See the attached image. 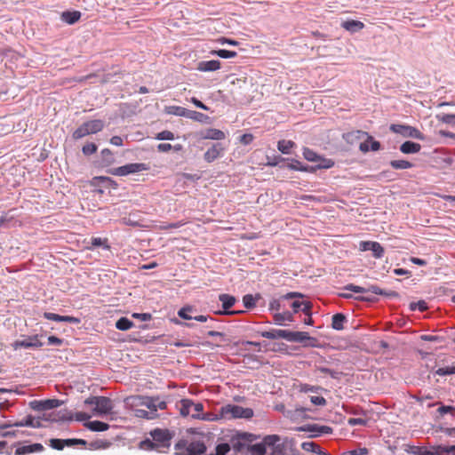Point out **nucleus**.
I'll return each instance as SVG.
<instances>
[{
    "mask_svg": "<svg viewBox=\"0 0 455 455\" xmlns=\"http://www.w3.org/2000/svg\"><path fill=\"white\" fill-rule=\"evenodd\" d=\"M302 155L307 161L311 162L314 164H304L300 161L291 158V163H288L287 164V168L295 172L315 173L318 170L330 169L335 164L332 159L325 158L307 147L303 148Z\"/></svg>",
    "mask_w": 455,
    "mask_h": 455,
    "instance_id": "1",
    "label": "nucleus"
},
{
    "mask_svg": "<svg viewBox=\"0 0 455 455\" xmlns=\"http://www.w3.org/2000/svg\"><path fill=\"white\" fill-rule=\"evenodd\" d=\"M150 438L142 440L139 447L145 451H156L164 452L171 447V441L174 436V432L167 428H154L149 431Z\"/></svg>",
    "mask_w": 455,
    "mask_h": 455,
    "instance_id": "2",
    "label": "nucleus"
},
{
    "mask_svg": "<svg viewBox=\"0 0 455 455\" xmlns=\"http://www.w3.org/2000/svg\"><path fill=\"white\" fill-rule=\"evenodd\" d=\"M176 407L180 411V416L187 417L190 415V408L193 407L194 413L191 414L193 419H203L206 421L218 419L219 417L212 413H203L204 405L201 403H195L193 400L183 398L176 403Z\"/></svg>",
    "mask_w": 455,
    "mask_h": 455,
    "instance_id": "3",
    "label": "nucleus"
},
{
    "mask_svg": "<svg viewBox=\"0 0 455 455\" xmlns=\"http://www.w3.org/2000/svg\"><path fill=\"white\" fill-rule=\"evenodd\" d=\"M175 455H204L207 446L202 440L181 438L174 444Z\"/></svg>",
    "mask_w": 455,
    "mask_h": 455,
    "instance_id": "4",
    "label": "nucleus"
},
{
    "mask_svg": "<svg viewBox=\"0 0 455 455\" xmlns=\"http://www.w3.org/2000/svg\"><path fill=\"white\" fill-rule=\"evenodd\" d=\"M266 443L270 450L268 455H288V451L292 446V437L267 435H266Z\"/></svg>",
    "mask_w": 455,
    "mask_h": 455,
    "instance_id": "5",
    "label": "nucleus"
},
{
    "mask_svg": "<svg viewBox=\"0 0 455 455\" xmlns=\"http://www.w3.org/2000/svg\"><path fill=\"white\" fill-rule=\"evenodd\" d=\"M436 413L437 415L435 416V420L440 421V424L435 427V432H442L446 436L451 437L455 441V427H448V420L444 418V416L448 413H450L451 417H455V407L451 405L441 404L436 410Z\"/></svg>",
    "mask_w": 455,
    "mask_h": 455,
    "instance_id": "6",
    "label": "nucleus"
},
{
    "mask_svg": "<svg viewBox=\"0 0 455 455\" xmlns=\"http://www.w3.org/2000/svg\"><path fill=\"white\" fill-rule=\"evenodd\" d=\"M86 405H95L92 413L99 417H104L112 413L114 409V402L107 396L91 395L84 400Z\"/></svg>",
    "mask_w": 455,
    "mask_h": 455,
    "instance_id": "7",
    "label": "nucleus"
},
{
    "mask_svg": "<svg viewBox=\"0 0 455 455\" xmlns=\"http://www.w3.org/2000/svg\"><path fill=\"white\" fill-rule=\"evenodd\" d=\"M259 436L248 432H236L230 437V451L233 449L235 453L248 451L250 443H253Z\"/></svg>",
    "mask_w": 455,
    "mask_h": 455,
    "instance_id": "8",
    "label": "nucleus"
},
{
    "mask_svg": "<svg viewBox=\"0 0 455 455\" xmlns=\"http://www.w3.org/2000/svg\"><path fill=\"white\" fill-rule=\"evenodd\" d=\"M254 412L251 408H243L236 404H227L220 410V417L222 419H250Z\"/></svg>",
    "mask_w": 455,
    "mask_h": 455,
    "instance_id": "9",
    "label": "nucleus"
},
{
    "mask_svg": "<svg viewBox=\"0 0 455 455\" xmlns=\"http://www.w3.org/2000/svg\"><path fill=\"white\" fill-rule=\"evenodd\" d=\"M132 401V404L145 406L148 409V411L156 413L157 410H164L167 407L165 401L161 400L159 396H132L129 398Z\"/></svg>",
    "mask_w": 455,
    "mask_h": 455,
    "instance_id": "10",
    "label": "nucleus"
},
{
    "mask_svg": "<svg viewBox=\"0 0 455 455\" xmlns=\"http://www.w3.org/2000/svg\"><path fill=\"white\" fill-rule=\"evenodd\" d=\"M104 128V122L100 119H94L84 122L76 128L72 134L74 140H80L90 134H96Z\"/></svg>",
    "mask_w": 455,
    "mask_h": 455,
    "instance_id": "11",
    "label": "nucleus"
},
{
    "mask_svg": "<svg viewBox=\"0 0 455 455\" xmlns=\"http://www.w3.org/2000/svg\"><path fill=\"white\" fill-rule=\"evenodd\" d=\"M149 170V166L144 163H132L116 168H111L107 171L108 173L115 176H127L132 173H138Z\"/></svg>",
    "mask_w": 455,
    "mask_h": 455,
    "instance_id": "12",
    "label": "nucleus"
},
{
    "mask_svg": "<svg viewBox=\"0 0 455 455\" xmlns=\"http://www.w3.org/2000/svg\"><path fill=\"white\" fill-rule=\"evenodd\" d=\"M389 130L394 132L402 135L404 138L417 139L419 140H425V135L416 127L402 124H392L389 126Z\"/></svg>",
    "mask_w": 455,
    "mask_h": 455,
    "instance_id": "13",
    "label": "nucleus"
},
{
    "mask_svg": "<svg viewBox=\"0 0 455 455\" xmlns=\"http://www.w3.org/2000/svg\"><path fill=\"white\" fill-rule=\"evenodd\" d=\"M219 300L221 302V310H218L215 312L216 315H233L241 314L243 310H231V307L235 304L236 299L235 296L222 293L219 296Z\"/></svg>",
    "mask_w": 455,
    "mask_h": 455,
    "instance_id": "14",
    "label": "nucleus"
},
{
    "mask_svg": "<svg viewBox=\"0 0 455 455\" xmlns=\"http://www.w3.org/2000/svg\"><path fill=\"white\" fill-rule=\"evenodd\" d=\"M64 403V401L52 398L44 400H33L29 403V407L35 411H44L58 408Z\"/></svg>",
    "mask_w": 455,
    "mask_h": 455,
    "instance_id": "15",
    "label": "nucleus"
},
{
    "mask_svg": "<svg viewBox=\"0 0 455 455\" xmlns=\"http://www.w3.org/2000/svg\"><path fill=\"white\" fill-rule=\"evenodd\" d=\"M298 431L311 433L310 437L315 438L322 435H331L333 432L332 427L318 424H307L297 428Z\"/></svg>",
    "mask_w": 455,
    "mask_h": 455,
    "instance_id": "16",
    "label": "nucleus"
},
{
    "mask_svg": "<svg viewBox=\"0 0 455 455\" xmlns=\"http://www.w3.org/2000/svg\"><path fill=\"white\" fill-rule=\"evenodd\" d=\"M301 298H304V294H302L300 292H297V291L288 292L284 295L280 296L277 299H273L269 303L268 309L271 312H273V311L277 312V311L284 308L285 306L283 304V301L291 300L293 299H301Z\"/></svg>",
    "mask_w": 455,
    "mask_h": 455,
    "instance_id": "17",
    "label": "nucleus"
},
{
    "mask_svg": "<svg viewBox=\"0 0 455 455\" xmlns=\"http://www.w3.org/2000/svg\"><path fill=\"white\" fill-rule=\"evenodd\" d=\"M359 249L362 251H371L372 256L376 259H381L385 252L383 246L379 242L374 241H362Z\"/></svg>",
    "mask_w": 455,
    "mask_h": 455,
    "instance_id": "18",
    "label": "nucleus"
},
{
    "mask_svg": "<svg viewBox=\"0 0 455 455\" xmlns=\"http://www.w3.org/2000/svg\"><path fill=\"white\" fill-rule=\"evenodd\" d=\"M43 335H32L22 340H16L14 342V348L17 349L19 347L28 348V349H36L44 346V343L39 339Z\"/></svg>",
    "mask_w": 455,
    "mask_h": 455,
    "instance_id": "19",
    "label": "nucleus"
},
{
    "mask_svg": "<svg viewBox=\"0 0 455 455\" xmlns=\"http://www.w3.org/2000/svg\"><path fill=\"white\" fill-rule=\"evenodd\" d=\"M42 419L52 422L72 421L74 419V414L68 410L64 409L57 412L44 414Z\"/></svg>",
    "mask_w": 455,
    "mask_h": 455,
    "instance_id": "20",
    "label": "nucleus"
},
{
    "mask_svg": "<svg viewBox=\"0 0 455 455\" xmlns=\"http://www.w3.org/2000/svg\"><path fill=\"white\" fill-rule=\"evenodd\" d=\"M224 150H225V148L221 143H220V142L213 143L211 146V148H209L207 149V151L204 153V160L206 163L211 164V163L214 162L216 159L221 157L224 154Z\"/></svg>",
    "mask_w": 455,
    "mask_h": 455,
    "instance_id": "21",
    "label": "nucleus"
},
{
    "mask_svg": "<svg viewBox=\"0 0 455 455\" xmlns=\"http://www.w3.org/2000/svg\"><path fill=\"white\" fill-rule=\"evenodd\" d=\"M366 139L363 141H361L359 144V150L363 153H367L370 150L371 151H379L381 148V144L379 141L376 140L371 135L367 132Z\"/></svg>",
    "mask_w": 455,
    "mask_h": 455,
    "instance_id": "22",
    "label": "nucleus"
},
{
    "mask_svg": "<svg viewBox=\"0 0 455 455\" xmlns=\"http://www.w3.org/2000/svg\"><path fill=\"white\" fill-rule=\"evenodd\" d=\"M91 185L92 187H104V188H111L113 189L118 188V183L113 179L107 176H96L93 177L91 180Z\"/></svg>",
    "mask_w": 455,
    "mask_h": 455,
    "instance_id": "23",
    "label": "nucleus"
},
{
    "mask_svg": "<svg viewBox=\"0 0 455 455\" xmlns=\"http://www.w3.org/2000/svg\"><path fill=\"white\" fill-rule=\"evenodd\" d=\"M43 316L47 320L55 321V322H65V323H74V324H78L81 322L80 318H78V317H75L72 315H60L58 314L51 313V312H44Z\"/></svg>",
    "mask_w": 455,
    "mask_h": 455,
    "instance_id": "24",
    "label": "nucleus"
},
{
    "mask_svg": "<svg viewBox=\"0 0 455 455\" xmlns=\"http://www.w3.org/2000/svg\"><path fill=\"white\" fill-rule=\"evenodd\" d=\"M365 136H367L366 132H363L361 130H355V131H351V132L344 133L343 139L347 143H348L350 145H354L358 141L365 140V139H366Z\"/></svg>",
    "mask_w": 455,
    "mask_h": 455,
    "instance_id": "25",
    "label": "nucleus"
},
{
    "mask_svg": "<svg viewBox=\"0 0 455 455\" xmlns=\"http://www.w3.org/2000/svg\"><path fill=\"white\" fill-rule=\"evenodd\" d=\"M44 450V448L41 443H36L17 447L15 450V455H27L34 452H40Z\"/></svg>",
    "mask_w": 455,
    "mask_h": 455,
    "instance_id": "26",
    "label": "nucleus"
},
{
    "mask_svg": "<svg viewBox=\"0 0 455 455\" xmlns=\"http://www.w3.org/2000/svg\"><path fill=\"white\" fill-rule=\"evenodd\" d=\"M221 63L218 60H202L197 64L196 69L201 72H212L220 68Z\"/></svg>",
    "mask_w": 455,
    "mask_h": 455,
    "instance_id": "27",
    "label": "nucleus"
},
{
    "mask_svg": "<svg viewBox=\"0 0 455 455\" xmlns=\"http://www.w3.org/2000/svg\"><path fill=\"white\" fill-rule=\"evenodd\" d=\"M311 411L309 408L306 407H299L294 410H290L286 412V416L291 419L292 421H297L299 419H311L307 411Z\"/></svg>",
    "mask_w": 455,
    "mask_h": 455,
    "instance_id": "28",
    "label": "nucleus"
},
{
    "mask_svg": "<svg viewBox=\"0 0 455 455\" xmlns=\"http://www.w3.org/2000/svg\"><path fill=\"white\" fill-rule=\"evenodd\" d=\"M268 449V445L266 443V435L263 437L262 441L259 443H250L248 451L251 455H266L267 451Z\"/></svg>",
    "mask_w": 455,
    "mask_h": 455,
    "instance_id": "29",
    "label": "nucleus"
},
{
    "mask_svg": "<svg viewBox=\"0 0 455 455\" xmlns=\"http://www.w3.org/2000/svg\"><path fill=\"white\" fill-rule=\"evenodd\" d=\"M308 339V332L306 331H293L286 330L285 339L290 342L304 343Z\"/></svg>",
    "mask_w": 455,
    "mask_h": 455,
    "instance_id": "30",
    "label": "nucleus"
},
{
    "mask_svg": "<svg viewBox=\"0 0 455 455\" xmlns=\"http://www.w3.org/2000/svg\"><path fill=\"white\" fill-rule=\"evenodd\" d=\"M82 13L79 11H64L60 14L62 21L68 25L76 23L81 19Z\"/></svg>",
    "mask_w": 455,
    "mask_h": 455,
    "instance_id": "31",
    "label": "nucleus"
},
{
    "mask_svg": "<svg viewBox=\"0 0 455 455\" xmlns=\"http://www.w3.org/2000/svg\"><path fill=\"white\" fill-rule=\"evenodd\" d=\"M201 138L205 140H221L226 138L225 133L215 128H208L201 132Z\"/></svg>",
    "mask_w": 455,
    "mask_h": 455,
    "instance_id": "32",
    "label": "nucleus"
},
{
    "mask_svg": "<svg viewBox=\"0 0 455 455\" xmlns=\"http://www.w3.org/2000/svg\"><path fill=\"white\" fill-rule=\"evenodd\" d=\"M421 145L411 140H406L399 147V150L405 155L419 153Z\"/></svg>",
    "mask_w": 455,
    "mask_h": 455,
    "instance_id": "33",
    "label": "nucleus"
},
{
    "mask_svg": "<svg viewBox=\"0 0 455 455\" xmlns=\"http://www.w3.org/2000/svg\"><path fill=\"white\" fill-rule=\"evenodd\" d=\"M84 426L92 432H104L109 429L110 426L100 420L86 421Z\"/></svg>",
    "mask_w": 455,
    "mask_h": 455,
    "instance_id": "34",
    "label": "nucleus"
},
{
    "mask_svg": "<svg viewBox=\"0 0 455 455\" xmlns=\"http://www.w3.org/2000/svg\"><path fill=\"white\" fill-rule=\"evenodd\" d=\"M341 27L350 33H356L364 28V24L360 20H347L342 21Z\"/></svg>",
    "mask_w": 455,
    "mask_h": 455,
    "instance_id": "35",
    "label": "nucleus"
},
{
    "mask_svg": "<svg viewBox=\"0 0 455 455\" xmlns=\"http://www.w3.org/2000/svg\"><path fill=\"white\" fill-rule=\"evenodd\" d=\"M188 118L205 124H211L212 123V119L209 116L190 109L188 110Z\"/></svg>",
    "mask_w": 455,
    "mask_h": 455,
    "instance_id": "36",
    "label": "nucleus"
},
{
    "mask_svg": "<svg viewBox=\"0 0 455 455\" xmlns=\"http://www.w3.org/2000/svg\"><path fill=\"white\" fill-rule=\"evenodd\" d=\"M291 158H285L281 156H274L273 157L267 156V165L272 167L287 168L288 163H291Z\"/></svg>",
    "mask_w": 455,
    "mask_h": 455,
    "instance_id": "37",
    "label": "nucleus"
},
{
    "mask_svg": "<svg viewBox=\"0 0 455 455\" xmlns=\"http://www.w3.org/2000/svg\"><path fill=\"white\" fill-rule=\"evenodd\" d=\"M230 454V444L227 442H220L217 443L213 450H211L204 455H229Z\"/></svg>",
    "mask_w": 455,
    "mask_h": 455,
    "instance_id": "38",
    "label": "nucleus"
},
{
    "mask_svg": "<svg viewBox=\"0 0 455 455\" xmlns=\"http://www.w3.org/2000/svg\"><path fill=\"white\" fill-rule=\"evenodd\" d=\"M14 427H29L34 428H39L42 427V424L39 420H36L35 417L32 415H28L22 420L16 421L13 423Z\"/></svg>",
    "mask_w": 455,
    "mask_h": 455,
    "instance_id": "39",
    "label": "nucleus"
},
{
    "mask_svg": "<svg viewBox=\"0 0 455 455\" xmlns=\"http://www.w3.org/2000/svg\"><path fill=\"white\" fill-rule=\"evenodd\" d=\"M301 448L306 451L313 452L317 455H331L328 451L323 450L317 443L314 442H304L301 444Z\"/></svg>",
    "mask_w": 455,
    "mask_h": 455,
    "instance_id": "40",
    "label": "nucleus"
},
{
    "mask_svg": "<svg viewBox=\"0 0 455 455\" xmlns=\"http://www.w3.org/2000/svg\"><path fill=\"white\" fill-rule=\"evenodd\" d=\"M100 164L103 167H108L116 162L115 156L109 148H104L100 152Z\"/></svg>",
    "mask_w": 455,
    "mask_h": 455,
    "instance_id": "41",
    "label": "nucleus"
},
{
    "mask_svg": "<svg viewBox=\"0 0 455 455\" xmlns=\"http://www.w3.org/2000/svg\"><path fill=\"white\" fill-rule=\"evenodd\" d=\"M347 322V317L342 313L334 314L331 317V328L336 331L344 329V323Z\"/></svg>",
    "mask_w": 455,
    "mask_h": 455,
    "instance_id": "42",
    "label": "nucleus"
},
{
    "mask_svg": "<svg viewBox=\"0 0 455 455\" xmlns=\"http://www.w3.org/2000/svg\"><path fill=\"white\" fill-rule=\"evenodd\" d=\"M286 330L272 329L260 332V336L269 339H285Z\"/></svg>",
    "mask_w": 455,
    "mask_h": 455,
    "instance_id": "43",
    "label": "nucleus"
},
{
    "mask_svg": "<svg viewBox=\"0 0 455 455\" xmlns=\"http://www.w3.org/2000/svg\"><path fill=\"white\" fill-rule=\"evenodd\" d=\"M296 143L292 140H281L277 142V149L284 155L291 153V149L296 148Z\"/></svg>",
    "mask_w": 455,
    "mask_h": 455,
    "instance_id": "44",
    "label": "nucleus"
},
{
    "mask_svg": "<svg viewBox=\"0 0 455 455\" xmlns=\"http://www.w3.org/2000/svg\"><path fill=\"white\" fill-rule=\"evenodd\" d=\"M273 317L274 323L277 325H283L284 321H293V315L290 311H283V313H275Z\"/></svg>",
    "mask_w": 455,
    "mask_h": 455,
    "instance_id": "45",
    "label": "nucleus"
},
{
    "mask_svg": "<svg viewBox=\"0 0 455 455\" xmlns=\"http://www.w3.org/2000/svg\"><path fill=\"white\" fill-rule=\"evenodd\" d=\"M188 110L180 106H169L166 108V113L176 116H182L188 118Z\"/></svg>",
    "mask_w": 455,
    "mask_h": 455,
    "instance_id": "46",
    "label": "nucleus"
},
{
    "mask_svg": "<svg viewBox=\"0 0 455 455\" xmlns=\"http://www.w3.org/2000/svg\"><path fill=\"white\" fill-rule=\"evenodd\" d=\"M196 309L192 306H185L178 310V316L184 320H192V313L196 312Z\"/></svg>",
    "mask_w": 455,
    "mask_h": 455,
    "instance_id": "47",
    "label": "nucleus"
},
{
    "mask_svg": "<svg viewBox=\"0 0 455 455\" xmlns=\"http://www.w3.org/2000/svg\"><path fill=\"white\" fill-rule=\"evenodd\" d=\"M389 164L395 170H406L411 169L414 166L412 163L407 160H391Z\"/></svg>",
    "mask_w": 455,
    "mask_h": 455,
    "instance_id": "48",
    "label": "nucleus"
},
{
    "mask_svg": "<svg viewBox=\"0 0 455 455\" xmlns=\"http://www.w3.org/2000/svg\"><path fill=\"white\" fill-rule=\"evenodd\" d=\"M261 297L259 294H256L255 296H253L252 294H246L243 297V306L247 309H251L255 307L257 300L259 299Z\"/></svg>",
    "mask_w": 455,
    "mask_h": 455,
    "instance_id": "49",
    "label": "nucleus"
},
{
    "mask_svg": "<svg viewBox=\"0 0 455 455\" xmlns=\"http://www.w3.org/2000/svg\"><path fill=\"white\" fill-rule=\"evenodd\" d=\"M134 323L127 317H121L116 322V328L120 331H128L133 327Z\"/></svg>",
    "mask_w": 455,
    "mask_h": 455,
    "instance_id": "50",
    "label": "nucleus"
},
{
    "mask_svg": "<svg viewBox=\"0 0 455 455\" xmlns=\"http://www.w3.org/2000/svg\"><path fill=\"white\" fill-rule=\"evenodd\" d=\"M435 118L443 124L455 126V114L440 113L435 116Z\"/></svg>",
    "mask_w": 455,
    "mask_h": 455,
    "instance_id": "51",
    "label": "nucleus"
},
{
    "mask_svg": "<svg viewBox=\"0 0 455 455\" xmlns=\"http://www.w3.org/2000/svg\"><path fill=\"white\" fill-rule=\"evenodd\" d=\"M212 55H216L222 59H231L237 56V52L235 51L226 50V49H219L213 50L211 52Z\"/></svg>",
    "mask_w": 455,
    "mask_h": 455,
    "instance_id": "52",
    "label": "nucleus"
},
{
    "mask_svg": "<svg viewBox=\"0 0 455 455\" xmlns=\"http://www.w3.org/2000/svg\"><path fill=\"white\" fill-rule=\"evenodd\" d=\"M438 455H455V445H435Z\"/></svg>",
    "mask_w": 455,
    "mask_h": 455,
    "instance_id": "53",
    "label": "nucleus"
},
{
    "mask_svg": "<svg viewBox=\"0 0 455 455\" xmlns=\"http://www.w3.org/2000/svg\"><path fill=\"white\" fill-rule=\"evenodd\" d=\"M414 455H438L435 445L427 449L426 447H414L412 451Z\"/></svg>",
    "mask_w": 455,
    "mask_h": 455,
    "instance_id": "54",
    "label": "nucleus"
},
{
    "mask_svg": "<svg viewBox=\"0 0 455 455\" xmlns=\"http://www.w3.org/2000/svg\"><path fill=\"white\" fill-rule=\"evenodd\" d=\"M91 245L93 248L102 247L105 250L110 249V246L108 244V239H102L100 237H92L91 239Z\"/></svg>",
    "mask_w": 455,
    "mask_h": 455,
    "instance_id": "55",
    "label": "nucleus"
},
{
    "mask_svg": "<svg viewBox=\"0 0 455 455\" xmlns=\"http://www.w3.org/2000/svg\"><path fill=\"white\" fill-rule=\"evenodd\" d=\"M135 416L138 418L147 419H153L156 418L158 415L157 413L148 411L144 409H136L135 410Z\"/></svg>",
    "mask_w": 455,
    "mask_h": 455,
    "instance_id": "56",
    "label": "nucleus"
},
{
    "mask_svg": "<svg viewBox=\"0 0 455 455\" xmlns=\"http://www.w3.org/2000/svg\"><path fill=\"white\" fill-rule=\"evenodd\" d=\"M316 371L321 373L329 374L334 379H339L341 375V372L323 366H317Z\"/></svg>",
    "mask_w": 455,
    "mask_h": 455,
    "instance_id": "57",
    "label": "nucleus"
},
{
    "mask_svg": "<svg viewBox=\"0 0 455 455\" xmlns=\"http://www.w3.org/2000/svg\"><path fill=\"white\" fill-rule=\"evenodd\" d=\"M98 146L94 142H87L82 148V152L84 156H89L97 152Z\"/></svg>",
    "mask_w": 455,
    "mask_h": 455,
    "instance_id": "58",
    "label": "nucleus"
},
{
    "mask_svg": "<svg viewBox=\"0 0 455 455\" xmlns=\"http://www.w3.org/2000/svg\"><path fill=\"white\" fill-rule=\"evenodd\" d=\"M155 138L157 140H173L175 139L174 133L168 130L156 133Z\"/></svg>",
    "mask_w": 455,
    "mask_h": 455,
    "instance_id": "59",
    "label": "nucleus"
},
{
    "mask_svg": "<svg viewBox=\"0 0 455 455\" xmlns=\"http://www.w3.org/2000/svg\"><path fill=\"white\" fill-rule=\"evenodd\" d=\"M434 374L439 376L453 375L455 374V365L438 368Z\"/></svg>",
    "mask_w": 455,
    "mask_h": 455,
    "instance_id": "60",
    "label": "nucleus"
},
{
    "mask_svg": "<svg viewBox=\"0 0 455 455\" xmlns=\"http://www.w3.org/2000/svg\"><path fill=\"white\" fill-rule=\"evenodd\" d=\"M49 445L57 451H62L65 447L63 439L52 438L49 440Z\"/></svg>",
    "mask_w": 455,
    "mask_h": 455,
    "instance_id": "61",
    "label": "nucleus"
},
{
    "mask_svg": "<svg viewBox=\"0 0 455 455\" xmlns=\"http://www.w3.org/2000/svg\"><path fill=\"white\" fill-rule=\"evenodd\" d=\"M368 419H363V418H350L348 419L347 420V424L350 426V427H355V426H367L368 424Z\"/></svg>",
    "mask_w": 455,
    "mask_h": 455,
    "instance_id": "62",
    "label": "nucleus"
},
{
    "mask_svg": "<svg viewBox=\"0 0 455 455\" xmlns=\"http://www.w3.org/2000/svg\"><path fill=\"white\" fill-rule=\"evenodd\" d=\"M343 290L350 291L355 293H366V287H362L354 283L347 284L344 286Z\"/></svg>",
    "mask_w": 455,
    "mask_h": 455,
    "instance_id": "63",
    "label": "nucleus"
},
{
    "mask_svg": "<svg viewBox=\"0 0 455 455\" xmlns=\"http://www.w3.org/2000/svg\"><path fill=\"white\" fill-rule=\"evenodd\" d=\"M241 344L243 347L244 350H249L248 347L252 346V347H256V351H258V352L261 351V343L260 342L243 340V341H242Z\"/></svg>",
    "mask_w": 455,
    "mask_h": 455,
    "instance_id": "64",
    "label": "nucleus"
}]
</instances>
